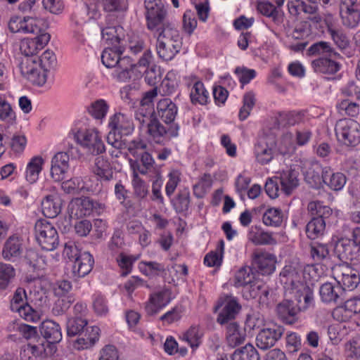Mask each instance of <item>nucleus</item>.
<instances>
[{
    "instance_id": "1",
    "label": "nucleus",
    "mask_w": 360,
    "mask_h": 360,
    "mask_svg": "<svg viewBox=\"0 0 360 360\" xmlns=\"http://www.w3.org/2000/svg\"><path fill=\"white\" fill-rule=\"evenodd\" d=\"M123 50L118 49H105L101 55L103 64L108 68H115L112 74L114 79L120 82H127L130 79L141 77V72L136 69V65L129 56L121 57Z\"/></svg>"
},
{
    "instance_id": "2",
    "label": "nucleus",
    "mask_w": 360,
    "mask_h": 360,
    "mask_svg": "<svg viewBox=\"0 0 360 360\" xmlns=\"http://www.w3.org/2000/svg\"><path fill=\"white\" fill-rule=\"evenodd\" d=\"M156 49L158 56L164 60H171L180 51L182 39L179 30L172 24H165L155 30Z\"/></svg>"
},
{
    "instance_id": "3",
    "label": "nucleus",
    "mask_w": 360,
    "mask_h": 360,
    "mask_svg": "<svg viewBox=\"0 0 360 360\" xmlns=\"http://www.w3.org/2000/svg\"><path fill=\"white\" fill-rule=\"evenodd\" d=\"M334 253L343 262L356 260L360 258V227L351 231L349 237L339 239L335 245Z\"/></svg>"
},
{
    "instance_id": "4",
    "label": "nucleus",
    "mask_w": 360,
    "mask_h": 360,
    "mask_svg": "<svg viewBox=\"0 0 360 360\" xmlns=\"http://www.w3.org/2000/svg\"><path fill=\"white\" fill-rule=\"evenodd\" d=\"M35 238L43 250L52 251L59 244V236L56 228L46 219L37 220L34 225Z\"/></svg>"
},
{
    "instance_id": "5",
    "label": "nucleus",
    "mask_w": 360,
    "mask_h": 360,
    "mask_svg": "<svg viewBox=\"0 0 360 360\" xmlns=\"http://www.w3.org/2000/svg\"><path fill=\"white\" fill-rule=\"evenodd\" d=\"M74 137L77 143L88 154L96 155L105 150L101 136L96 129H79L75 134Z\"/></svg>"
},
{
    "instance_id": "6",
    "label": "nucleus",
    "mask_w": 360,
    "mask_h": 360,
    "mask_svg": "<svg viewBox=\"0 0 360 360\" xmlns=\"http://www.w3.org/2000/svg\"><path fill=\"white\" fill-rule=\"evenodd\" d=\"M180 126L179 124H162L156 117L143 130L148 138L156 143H161L165 140H170L179 136Z\"/></svg>"
},
{
    "instance_id": "7",
    "label": "nucleus",
    "mask_w": 360,
    "mask_h": 360,
    "mask_svg": "<svg viewBox=\"0 0 360 360\" xmlns=\"http://www.w3.org/2000/svg\"><path fill=\"white\" fill-rule=\"evenodd\" d=\"M335 131L338 140L345 145L356 146L360 141V125L353 120H340Z\"/></svg>"
},
{
    "instance_id": "8",
    "label": "nucleus",
    "mask_w": 360,
    "mask_h": 360,
    "mask_svg": "<svg viewBox=\"0 0 360 360\" xmlns=\"http://www.w3.org/2000/svg\"><path fill=\"white\" fill-rule=\"evenodd\" d=\"M19 68L22 75L32 84L43 86L46 83V76L38 57H21Z\"/></svg>"
},
{
    "instance_id": "9",
    "label": "nucleus",
    "mask_w": 360,
    "mask_h": 360,
    "mask_svg": "<svg viewBox=\"0 0 360 360\" xmlns=\"http://www.w3.org/2000/svg\"><path fill=\"white\" fill-rule=\"evenodd\" d=\"M148 28L152 31L170 24L166 19L167 11L161 0H145Z\"/></svg>"
},
{
    "instance_id": "10",
    "label": "nucleus",
    "mask_w": 360,
    "mask_h": 360,
    "mask_svg": "<svg viewBox=\"0 0 360 360\" xmlns=\"http://www.w3.org/2000/svg\"><path fill=\"white\" fill-rule=\"evenodd\" d=\"M217 307L221 308L217 318V322L221 326L231 322H236L235 319L241 309V306L237 299L232 295L221 297Z\"/></svg>"
},
{
    "instance_id": "11",
    "label": "nucleus",
    "mask_w": 360,
    "mask_h": 360,
    "mask_svg": "<svg viewBox=\"0 0 360 360\" xmlns=\"http://www.w3.org/2000/svg\"><path fill=\"white\" fill-rule=\"evenodd\" d=\"M44 20L27 15L23 18L15 16L8 22V30L13 33L39 34L42 30Z\"/></svg>"
},
{
    "instance_id": "12",
    "label": "nucleus",
    "mask_w": 360,
    "mask_h": 360,
    "mask_svg": "<svg viewBox=\"0 0 360 360\" xmlns=\"http://www.w3.org/2000/svg\"><path fill=\"white\" fill-rule=\"evenodd\" d=\"M284 333L283 326L271 324L261 329L256 336V345L262 350H267L274 347Z\"/></svg>"
},
{
    "instance_id": "13",
    "label": "nucleus",
    "mask_w": 360,
    "mask_h": 360,
    "mask_svg": "<svg viewBox=\"0 0 360 360\" xmlns=\"http://www.w3.org/2000/svg\"><path fill=\"white\" fill-rule=\"evenodd\" d=\"M332 272L334 278L342 289V292L346 289L354 290L359 283L357 274L347 264L335 265Z\"/></svg>"
},
{
    "instance_id": "14",
    "label": "nucleus",
    "mask_w": 360,
    "mask_h": 360,
    "mask_svg": "<svg viewBox=\"0 0 360 360\" xmlns=\"http://www.w3.org/2000/svg\"><path fill=\"white\" fill-rule=\"evenodd\" d=\"M42 32V30L41 31ZM34 38H25L21 40L20 50L22 57H37L39 51L41 50L49 41L51 36L46 32L37 34Z\"/></svg>"
},
{
    "instance_id": "15",
    "label": "nucleus",
    "mask_w": 360,
    "mask_h": 360,
    "mask_svg": "<svg viewBox=\"0 0 360 360\" xmlns=\"http://www.w3.org/2000/svg\"><path fill=\"white\" fill-rule=\"evenodd\" d=\"M276 141L273 137H262L259 139L255 146V155L257 161L266 165L274 158Z\"/></svg>"
},
{
    "instance_id": "16",
    "label": "nucleus",
    "mask_w": 360,
    "mask_h": 360,
    "mask_svg": "<svg viewBox=\"0 0 360 360\" xmlns=\"http://www.w3.org/2000/svg\"><path fill=\"white\" fill-rule=\"evenodd\" d=\"M98 205V202L89 197L77 198L70 202L68 210L72 217L80 218L90 215Z\"/></svg>"
},
{
    "instance_id": "17",
    "label": "nucleus",
    "mask_w": 360,
    "mask_h": 360,
    "mask_svg": "<svg viewBox=\"0 0 360 360\" xmlns=\"http://www.w3.org/2000/svg\"><path fill=\"white\" fill-rule=\"evenodd\" d=\"M280 281L285 292L290 294L304 283L302 281L301 271L292 266H285L280 273Z\"/></svg>"
},
{
    "instance_id": "18",
    "label": "nucleus",
    "mask_w": 360,
    "mask_h": 360,
    "mask_svg": "<svg viewBox=\"0 0 360 360\" xmlns=\"http://www.w3.org/2000/svg\"><path fill=\"white\" fill-rule=\"evenodd\" d=\"M171 301V292L167 288L150 294L146 304V311L148 315H155Z\"/></svg>"
},
{
    "instance_id": "19",
    "label": "nucleus",
    "mask_w": 360,
    "mask_h": 360,
    "mask_svg": "<svg viewBox=\"0 0 360 360\" xmlns=\"http://www.w3.org/2000/svg\"><path fill=\"white\" fill-rule=\"evenodd\" d=\"M252 258L255 266L262 274L269 275L274 271L276 258L272 254L262 250H256L252 253Z\"/></svg>"
},
{
    "instance_id": "20",
    "label": "nucleus",
    "mask_w": 360,
    "mask_h": 360,
    "mask_svg": "<svg viewBox=\"0 0 360 360\" xmlns=\"http://www.w3.org/2000/svg\"><path fill=\"white\" fill-rule=\"evenodd\" d=\"M223 326L225 331V340L229 347L234 348L245 341L246 330L238 322L228 323Z\"/></svg>"
},
{
    "instance_id": "21",
    "label": "nucleus",
    "mask_w": 360,
    "mask_h": 360,
    "mask_svg": "<svg viewBox=\"0 0 360 360\" xmlns=\"http://www.w3.org/2000/svg\"><path fill=\"white\" fill-rule=\"evenodd\" d=\"M24 250L23 240L16 234L10 236L5 241L2 250L3 257L8 261H14L21 257Z\"/></svg>"
},
{
    "instance_id": "22",
    "label": "nucleus",
    "mask_w": 360,
    "mask_h": 360,
    "mask_svg": "<svg viewBox=\"0 0 360 360\" xmlns=\"http://www.w3.org/2000/svg\"><path fill=\"white\" fill-rule=\"evenodd\" d=\"M177 113L178 108L170 98H164L157 103L156 115L165 124H176Z\"/></svg>"
},
{
    "instance_id": "23",
    "label": "nucleus",
    "mask_w": 360,
    "mask_h": 360,
    "mask_svg": "<svg viewBox=\"0 0 360 360\" xmlns=\"http://www.w3.org/2000/svg\"><path fill=\"white\" fill-rule=\"evenodd\" d=\"M108 127L112 131L124 136L130 134L134 129L131 117L121 112L115 113L110 117Z\"/></svg>"
},
{
    "instance_id": "24",
    "label": "nucleus",
    "mask_w": 360,
    "mask_h": 360,
    "mask_svg": "<svg viewBox=\"0 0 360 360\" xmlns=\"http://www.w3.org/2000/svg\"><path fill=\"white\" fill-rule=\"evenodd\" d=\"M70 158L67 153H58L51 160V176L55 181L64 179L69 169Z\"/></svg>"
},
{
    "instance_id": "25",
    "label": "nucleus",
    "mask_w": 360,
    "mask_h": 360,
    "mask_svg": "<svg viewBox=\"0 0 360 360\" xmlns=\"http://www.w3.org/2000/svg\"><path fill=\"white\" fill-rule=\"evenodd\" d=\"M94 264L93 256L88 252H83L74 261L72 273L75 278H82L88 275L92 270Z\"/></svg>"
},
{
    "instance_id": "26",
    "label": "nucleus",
    "mask_w": 360,
    "mask_h": 360,
    "mask_svg": "<svg viewBox=\"0 0 360 360\" xmlns=\"http://www.w3.org/2000/svg\"><path fill=\"white\" fill-rule=\"evenodd\" d=\"M338 58L320 57L312 60L311 66L315 72L322 75H334L338 72L341 65L335 61Z\"/></svg>"
},
{
    "instance_id": "27",
    "label": "nucleus",
    "mask_w": 360,
    "mask_h": 360,
    "mask_svg": "<svg viewBox=\"0 0 360 360\" xmlns=\"http://www.w3.org/2000/svg\"><path fill=\"white\" fill-rule=\"evenodd\" d=\"M322 180L323 183L333 191H340L347 181L346 176L342 172H335L328 167L322 171Z\"/></svg>"
},
{
    "instance_id": "28",
    "label": "nucleus",
    "mask_w": 360,
    "mask_h": 360,
    "mask_svg": "<svg viewBox=\"0 0 360 360\" xmlns=\"http://www.w3.org/2000/svg\"><path fill=\"white\" fill-rule=\"evenodd\" d=\"M93 172L103 184H107L114 179V172L110 163L102 156L95 159Z\"/></svg>"
},
{
    "instance_id": "29",
    "label": "nucleus",
    "mask_w": 360,
    "mask_h": 360,
    "mask_svg": "<svg viewBox=\"0 0 360 360\" xmlns=\"http://www.w3.org/2000/svg\"><path fill=\"white\" fill-rule=\"evenodd\" d=\"M321 165L316 162H308L302 168L305 181L311 187H317L322 180V171Z\"/></svg>"
},
{
    "instance_id": "30",
    "label": "nucleus",
    "mask_w": 360,
    "mask_h": 360,
    "mask_svg": "<svg viewBox=\"0 0 360 360\" xmlns=\"http://www.w3.org/2000/svg\"><path fill=\"white\" fill-rule=\"evenodd\" d=\"M40 333L49 343L59 342L62 339V333L58 323L52 320L43 321L39 328Z\"/></svg>"
},
{
    "instance_id": "31",
    "label": "nucleus",
    "mask_w": 360,
    "mask_h": 360,
    "mask_svg": "<svg viewBox=\"0 0 360 360\" xmlns=\"http://www.w3.org/2000/svg\"><path fill=\"white\" fill-rule=\"evenodd\" d=\"M257 9L264 16L271 18L276 26H281L283 23V13L269 1L259 2Z\"/></svg>"
},
{
    "instance_id": "32",
    "label": "nucleus",
    "mask_w": 360,
    "mask_h": 360,
    "mask_svg": "<svg viewBox=\"0 0 360 360\" xmlns=\"http://www.w3.org/2000/svg\"><path fill=\"white\" fill-rule=\"evenodd\" d=\"M290 294L293 295L297 301V307L300 310H306L314 305V295L311 289L304 284Z\"/></svg>"
},
{
    "instance_id": "33",
    "label": "nucleus",
    "mask_w": 360,
    "mask_h": 360,
    "mask_svg": "<svg viewBox=\"0 0 360 360\" xmlns=\"http://www.w3.org/2000/svg\"><path fill=\"white\" fill-rule=\"evenodd\" d=\"M326 29L332 40L340 49L345 50L349 48V39L340 27L336 26L330 21H327Z\"/></svg>"
},
{
    "instance_id": "34",
    "label": "nucleus",
    "mask_w": 360,
    "mask_h": 360,
    "mask_svg": "<svg viewBox=\"0 0 360 360\" xmlns=\"http://www.w3.org/2000/svg\"><path fill=\"white\" fill-rule=\"evenodd\" d=\"M281 191L285 195H290L299 185L298 172L295 169L283 171L278 178Z\"/></svg>"
},
{
    "instance_id": "35",
    "label": "nucleus",
    "mask_w": 360,
    "mask_h": 360,
    "mask_svg": "<svg viewBox=\"0 0 360 360\" xmlns=\"http://www.w3.org/2000/svg\"><path fill=\"white\" fill-rule=\"evenodd\" d=\"M321 300L326 303L337 302L339 300H343L344 292L339 285H335L331 283H323L319 289Z\"/></svg>"
},
{
    "instance_id": "36",
    "label": "nucleus",
    "mask_w": 360,
    "mask_h": 360,
    "mask_svg": "<svg viewBox=\"0 0 360 360\" xmlns=\"http://www.w3.org/2000/svg\"><path fill=\"white\" fill-rule=\"evenodd\" d=\"M43 214L48 218H55L61 210L60 200L54 195H46L41 201Z\"/></svg>"
},
{
    "instance_id": "37",
    "label": "nucleus",
    "mask_w": 360,
    "mask_h": 360,
    "mask_svg": "<svg viewBox=\"0 0 360 360\" xmlns=\"http://www.w3.org/2000/svg\"><path fill=\"white\" fill-rule=\"evenodd\" d=\"M278 316L284 321L288 323H293L299 309L294 305L293 302L284 300L279 303L276 307Z\"/></svg>"
},
{
    "instance_id": "38",
    "label": "nucleus",
    "mask_w": 360,
    "mask_h": 360,
    "mask_svg": "<svg viewBox=\"0 0 360 360\" xmlns=\"http://www.w3.org/2000/svg\"><path fill=\"white\" fill-rule=\"evenodd\" d=\"M44 163V159L40 156L32 158L28 162L25 172V178L30 184L37 181Z\"/></svg>"
},
{
    "instance_id": "39",
    "label": "nucleus",
    "mask_w": 360,
    "mask_h": 360,
    "mask_svg": "<svg viewBox=\"0 0 360 360\" xmlns=\"http://www.w3.org/2000/svg\"><path fill=\"white\" fill-rule=\"evenodd\" d=\"M307 209L314 218H320L326 222L333 214V210L321 201L310 202Z\"/></svg>"
},
{
    "instance_id": "40",
    "label": "nucleus",
    "mask_w": 360,
    "mask_h": 360,
    "mask_svg": "<svg viewBox=\"0 0 360 360\" xmlns=\"http://www.w3.org/2000/svg\"><path fill=\"white\" fill-rule=\"evenodd\" d=\"M309 55H325V57L341 58L329 42L319 41L312 44L308 49Z\"/></svg>"
},
{
    "instance_id": "41",
    "label": "nucleus",
    "mask_w": 360,
    "mask_h": 360,
    "mask_svg": "<svg viewBox=\"0 0 360 360\" xmlns=\"http://www.w3.org/2000/svg\"><path fill=\"white\" fill-rule=\"evenodd\" d=\"M326 221L320 218H312L306 226V233L311 240L323 236L326 230Z\"/></svg>"
},
{
    "instance_id": "42",
    "label": "nucleus",
    "mask_w": 360,
    "mask_h": 360,
    "mask_svg": "<svg viewBox=\"0 0 360 360\" xmlns=\"http://www.w3.org/2000/svg\"><path fill=\"white\" fill-rule=\"evenodd\" d=\"M87 326V321L81 316L70 318L67 321V333L70 337L80 335Z\"/></svg>"
},
{
    "instance_id": "43",
    "label": "nucleus",
    "mask_w": 360,
    "mask_h": 360,
    "mask_svg": "<svg viewBox=\"0 0 360 360\" xmlns=\"http://www.w3.org/2000/svg\"><path fill=\"white\" fill-rule=\"evenodd\" d=\"M139 159L131 164L134 171L137 169L141 174H146L154 165V160L152 155L145 150L137 155Z\"/></svg>"
},
{
    "instance_id": "44",
    "label": "nucleus",
    "mask_w": 360,
    "mask_h": 360,
    "mask_svg": "<svg viewBox=\"0 0 360 360\" xmlns=\"http://www.w3.org/2000/svg\"><path fill=\"white\" fill-rule=\"evenodd\" d=\"M109 110V105L104 99H98L88 107L89 113L96 120L102 121Z\"/></svg>"
},
{
    "instance_id": "45",
    "label": "nucleus",
    "mask_w": 360,
    "mask_h": 360,
    "mask_svg": "<svg viewBox=\"0 0 360 360\" xmlns=\"http://www.w3.org/2000/svg\"><path fill=\"white\" fill-rule=\"evenodd\" d=\"M232 360H259L257 350L251 344H246L240 349L235 350Z\"/></svg>"
},
{
    "instance_id": "46",
    "label": "nucleus",
    "mask_w": 360,
    "mask_h": 360,
    "mask_svg": "<svg viewBox=\"0 0 360 360\" xmlns=\"http://www.w3.org/2000/svg\"><path fill=\"white\" fill-rule=\"evenodd\" d=\"M135 120L139 123V128L143 131L156 117L153 108H139L135 112Z\"/></svg>"
},
{
    "instance_id": "47",
    "label": "nucleus",
    "mask_w": 360,
    "mask_h": 360,
    "mask_svg": "<svg viewBox=\"0 0 360 360\" xmlns=\"http://www.w3.org/2000/svg\"><path fill=\"white\" fill-rule=\"evenodd\" d=\"M84 337L79 338L77 342L82 345V348H88L95 344L98 340L100 328L98 326H91L85 328Z\"/></svg>"
},
{
    "instance_id": "48",
    "label": "nucleus",
    "mask_w": 360,
    "mask_h": 360,
    "mask_svg": "<svg viewBox=\"0 0 360 360\" xmlns=\"http://www.w3.org/2000/svg\"><path fill=\"white\" fill-rule=\"evenodd\" d=\"M202 332L198 326H191L189 329L182 335V339L187 342L192 348H197L201 343Z\"/></svg>"
},
{
    "instance_id": "49",
    "label": "nucleus",
    "mask_w": 360,
    "mask_h": 360,
    "mask_svg": "<svg viewBox=\"0 0 360 360\" xmlns=\"http://www.w3.org/2000/svg\"><path fill=\"white\" fill-rule=\"evenodd\" d=\"M282 211L278 208H269L263 214L262 220L265 225L278 227L283 222Z\"/></svg>"
},
{
    "instance_id": "50",
    "label": "nucleus",
    "mask_w": 360,
    "mask_h": 360,
    "mask_svg": "<svg viewBox=\"0 0 360 360\" xmlns=\"http://www.w3.org/2000/svg\"><path fill=\"white\" fill-rule=\"evenodd\" d=\"M190 96L192 103H198L201 105L207 103L208 99V92L205 89L204 84L201 82H195L191 89Z\"/></svg>"
},
{
    "instance_id": "51",
    "label": "nucleus",
    "mask_w": 360,
    "mask_h": 360,
    "mask_svg": "<svg viewBox=\"0 0 360 360\" xmlns=\"http://www.w3.org/2000/svg\"><path fill=\"white\" fill-rule=\"evenodd\" d=\"M15 275V271L11 264L0 263V289H6Z\"/></svg>"
},
{
    "instance_id": "52",
    "label": "nucleus",
    "mask_w": 360,
    "mask_h": 360,
    "mask_svg": "<svg viewBox=\"0 0 360 360\" xmlns=\"http://www.w3.org/2000/svg\"><path fill=\"white\" fill-rule=\"evenodd\" d=\"M212 180L210 174H204L193 186V193L198 198H202L211 188Z\"/></svg>"
},
{
    "instance_id": "53",
    "label": "nucleus",
    "mask_w": 360,
    "mask_h": 360,
    "mask_svg": "<svg viewBox=\"0 0 360 360\" xmlns=\"http://www.w3.org/2000/svg\"><path fill=\"white\" fill-rule=\"evenodd\" d=\"M255 96L252 92H247L244 94L243 98V105L239 111V119L240 120H245L250 114L251 110L255 105Z\"/></svg>"
},
{
    "instance_id": "54",
    "label": "nucleus",
    "mask_w": 360,
    "mask_h": 360,
    "mask_svg": "<svg viewBox=\"0 0 360 360\" xmlns=\"http://www.w3.org/2000/svg\"><path fill=\"white\" fill-rule=\"evenodd\" d=\"M255 278L250 269L241 268L235 276L234 285L237 288L243 287L244 289L248 284L251 283Z\"/></svg>"
},
{
    "instance_id": "55",
    "label": "nucleus",
    "mask_w": 360,
    "mask_h": 360,
    "mask_svg": "<svg viewBox=\"0 0 360 360\" xmlns=\"http://www.w3.org/2000/svg\"><path fill=\"white\" fill-rule=\"evenodd\" d=\"M340 15L342 25L347 28H355L360 22V11L359 9L340 13Z\"/></svg>"
},
{
    "instance_id": "56",
    "label": "nucleus",
    "mask_w": 360,
    "mask_h": 360,
    "mask_svg": "<svg viewBox=\"0 0 360 360\" xmlns=\"http://www.w3.org/2000/svg\"><path fill=\"white\" fill-rule=\"evenodd\" d=\"M264 286L265 284L262 281L254 278L251 283L248 284L244 289H243V297L248 300L259 297L262 292V289H263Z\"/></svg>"
},
{
    "instance_id": "57",
    "label": "nucleus",
    "mask_w": 360,
    "mask_h": 360,
    "mask_svg": "<svg viewBox=\"0 0 360 360\" xmlns=\"http://www.w3.org/2000/svg\"><path fill=\"white\" fill-rule=\"evenodd\" d=\"M132 186L134 193L137 198L143 199L147 196L148 193V186L136 172H134Z\"/></svg>"
},
{
    "instance_id": "58",
    "label": "nucleus",
    "mask_w": 360,
    "mask_h": 360,
    "mask_svg": "<svg viewBox=\"0 0 360 360\" xmlns=\"http://www.w3.org/2000/svg\"><path fill=\"white\" fill-rule=\"evenodd\" d=\"M38 60L45 72V75L47 77V72L56 63V57L52 51L46 50L42 53L39 58H38Z\"/></svg>"
},
{
    "instance_id": "59",
    "label": "nucleus",
    "mask_w": 360,
    "mask_h": 360,
    "mask_svg": "<svg viewBox=\"0 0 360 360\" xmlns=\"http://www.w3.org/2000/svg\"><path fill=\"white\" fill-rule=\"evenodd\" d=\"M61 188L66 193L78 192L84 188L83 181L79 177H74L63 181Z\"/></svg>"
},
{
    "instance_id": "60",
    "label": "nucleus",
    "mask_w": 360,
    "mask_h": 360,
    "mask_svg": "<svg viewBox=\"0 0 360 360\" xmlns=\"http://www.w3.org/2000/svg\"><path fill=\"white\" fill-rule=\"evenodd\" d=\"M310 254L315 262H320L328 256L329 250L327 245L317 243L311 247Z\"/></svg>"
},
{
    "instance_id": "61",
    "label": "nucleus",
    "mask_w": 360,
    "mask_h": 360,
    "mask_svg": "<svg viewBox=\"0 0 360 360\" xmlns=\"http://www.w3.org/2000/svg\"><path fill=\"white\" fill-rule=\"evenodd\" d=\"M127 48L133 54L136 55L145 51V44L138 35L131 34L128 36Z\"/></svg>"
},
{
    "instance_id": "62",
    "label": "nucleus",
    "mask_w": 360,
    "mask_h": 360,
    "mask_svg": "<svg viewBox=\"0 0 360 360\" xmlns=\"http://www.w3.org/2000/svg\"><path fill=\"white\" fill-rule=\"evenodd\" d=\"M124 245L125 243L122 232L119 230L115 231L108 243L109 249L112 252L117 253L122 250Z\"/></svg>"
},
{
    "instance_id": "63",
    "label": "nucleus",
    "mask_w": 360,
    "mask_h": 360,
    "mask_svg": "<svg viewBox=\"0 0 360 360\" xmlns=\"http://www.w3.org/2000/svg\"><path fill=\"white\" fill-rule=\"evenodd\" d=\"M197 27V20L193 12L186 11L183 16V29L185 32L191 34Z\"/></svg>"
},
{
    "instance_id": "64",
    "label": "nucleus",
    "mask_w": 360,
    "mask_h": 360,
    "mask_svg": "<svg viewBox=\"0 0 360 360\" xmlns=\"http://www.w3.org/2000/svg\"><path fill=\"white\" fill-rule=\"evenodd\" d=\"M26 258L29 264L34 269H42L47 263L46 257L39 255V253L32 250L27 252Z\"/></svg>"
}]
</instances>
